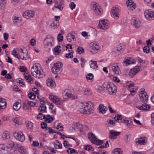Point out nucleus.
I'll list each match as a JSON object with an SVG mask.
<instances>
[{
	"instance_id": "nucleus-46",
	"label": "nucleus",
	"mask_w": 154,
	"mask_h": 154,
	"mask_svg": "<svg viewBox=\"0 0 154 154\" xmlns=\"http://www.w3.org/2000/svg\"><path fill=\"white\" fill-rule=\"evenodd\" d=\"M12 120L13 122L15 123V125H19L20 123V119L18 118H13Z\"/></svg>"
},
{
	"instance_id": "nucleus-9",
	"label": "nucleus",
	"mask_w": 154,
	"mask_h": 154,
	"mask_svg": "<svg viewBox=\"0 0 154 154\" xmlns=\"http://www.w3.org/2000/svg\"><path fill=\"white\" fill-rule=\"evenodd\" d=\"M120 11V9L119 8L116 7H113L112 8L110 12L111 16L115 19H118L119 17Z\"/></svg>"
},
{
	"instance_id": "nucleus-22",
	"label": "nucleus",
	"mask_w": 154,
	"mask_h": 154,
	"mask_svg": "<svg viewBox=\"0 0 154 154\" xmlns=\"http://www.w3.org/2000/svg\"><path fill=\"white\" fill-rule=\"evenodd\" d=\"M65 95L68 97H70L72 99H77L78 96L77 95L72 94L71 91L69 90H67L65 91Z\"/></svg>"
},
{
	"instance_id": "nucleus-19",
	"label": "nucleus",
	"mask_w": 154,
	"mask_h": 154,
	"mask_svg": "<svg viewBox=\"0 0 154 154\" xmlns=\"http://www.w3.org/2000/svg\"><path fill=\"white\" fill-rule=\"evenodd\" d=\"M140 70V66H136L131 69L129 72V75L131 77H133Z\"/></svg>"
},
{
	"instance_id": "nucleus-4",
	"label": "nucleus",
	"mask_w": 154,
	"mask_h": 154,
	"mask_svg": "<svg viewBox=\"0 0 154 154\" xmlns=\"http://www.w3.org/2000/svg\"><path fill=\"white\" fill-rule=\"evenodd\" d=\"M63 64L60 62H58L54 64L51 70L54 74H60L62 71Z\"/></svg>"
},
{
	"instance_id": "nucleus-40",
	"label": "nucleus",
	"mask_w": 154,
	"mask_h": 154,
	"mask_svg": "<svg viewBox=\"0 0 154 154\" xmlns=\"http://www.w3.org/2000/svg\"><path fill=\"white\" fill-rule=\"evenodd\" d=\"M112 154H122L121 151V149L120 148H117L112 150Z\"/></svg>"
},
{
	"instance_id": "nucleus-5",
	"label": "nucleus",
	"mask_w": 154,
	"mask_h": 154,
	"mask_svg": "<svg viewBox=\"0 0 154 154\" xmlns=\"http://www.w3.org/2000/svg\"><path fill=\"white\" fill-rule=\"evenodd\" d=\"M82 106L85 108L86 114H90L93 112L94 106L91 102L83 103Z\"/></svg>"
},
{
	"instance_id": "nucleus-63",
	"label": "nucleus",
	"mask_w": 154,
	"mask_h": 154,
	"mask_svg": "<svg viewBox=\"0 0 154 154\" xmlns=\"http://www.w3.org/2000/svg\"><path fill=\"white\" fill-rule=\"evenodd\" d=\"M130 6V7H128V9L130 10L133 11L136 8V5L134 3L132 4V5Z\"/></svg>"
},
{
	"instance_id": "nucleus-54",
	"label": "nucleus",
	"mask_w": 154,
	"mask_h": 154,
	"mask_svg": "<svg viewBox=\"0 0 154 154\" xmlns=\"http://www.w3.org/2000/svg\"><path fill=\"white\" fill-rule=\"evenodd\" d=\"M45 115H43L42 113H39L37 116L38 119L42 120L45 118Z\"/></svg>"
},
{
	"instance_id": "nucleus-56",
	"label": "nucleus",
	"mask_w": 154,
	"mask_h": 154,
	"mask_svg": "<svg viewBox=\"0 0 154 154\" xmlns=\"http://www.w3.org/2000/svg\"><path fill=\"white\" fill-rule=\"evenodd\" d=\"M11 54L14 55V56L16 58L18 57V51L17 52L16 50H15V49H14L12 52Z\"/></svg>"
},
{
	"instance_id": "nucleus-15",
	"label": "nucleus",
	"mask_w": 154,
	"mask_h": 154,
	"mask_svg": "<svg viewBox=\"0 0 154 154\" xmlns=\"http://www.w3.org/2000/svg\"><path fill=\"white\" fill-rule=\"evenodd\" d=\"M14 136L17 140L20 142H23L25 140V136L22 132H15L14 134Z\"/></svg>"
},
{
	"instance_id": "nucleus-47",
	"label": "nucleus",
	"mask_w": 154,
	"mask_h": 154,
	"mask_svg": "<svg viewBox=\"0 0 154 154\" xmlns=\"http://www.w3.org/2000/svg\"><path fill=\"white\" fill-rule=\"evenodd\" d=\"M28 95L29 98L31 99H34L36 97V95L32 92L29 93Z\"/></svg>"
},
{
	"instance_id": "nucleus-24",
	"label": "nucleus",
	"mask_w": 154,
	"mask_h": 154,
	"mask_svg": "<svg viewBox=\"0 0 154 154\" xmlns=\"http://www.w3.org/2000/svg\"><path fill=\"white\" fill-rule=\"evenodd\" d=\"M66 39L67 41L69 42H73L76 40L75 36L71 33L67 34L66 36Z\"/></svg>"
},
{
	"instance_id": "nucleus-25",
	"label": "nucleus",
	"mask_w": 154,
	"mask_h": 154,
	"mask_svg": "<svg viewBox=\"0 0 154 154\" xmlns=\"http://www.w3.org/2000/svg\"><path fill=\"white\" fill-rule=\"evenodd\" d=\"M137 108L143 110H148L150 108V106L146 103L143 104L141 106H137Z\"/></svg>"
},
{
	"instance_id": "nucleus-32",
	"label": "nucleus",
	"mask_w": 154,
	"mask_h": 154,
	"mask_svg": "<svg viewBox=\"0 0 154 154\" xmlns=\"http://www.w3.org/2000/svg\"><path fill=\"white\" fill-rule=\"evenodd\" d=\"M146 137H141L138 139L137 143L140 145H144L146 143Z\"/></svg>"
},
{
	"instance_id": "nucleus-48",
	"label": "nucleus",
	"mask_w": 154,
	"mask_h": 154,
	"mask_svg": "<svg viewBox=\"0 0 154 154\" xmlns=\"http://www.w3.org/2000/svg\"><path fill=\"white\" fill-rule=\"evenodd\" d=\"M60 46H57L54 49L55 53L57 55H59V53L61 52V50L60 49Z\"/></svg>"
},
{
	"instance_id": "nucleus-11",
	"label": "nucleus",
	"mask_w": 154,
	"mask_h": 154,
	"mask_svg": "<svg viewBox=\"0 0 154 154\" xmlns=\"http://www.w3.org/2000/svg\"><path fill=\"white\" fill-rule=\"evenodd\" d=\"M49 97L50 100L56 104L60 105L63 104L62 100L57 96L50 95Z\"/></svg>"
},
{
	"instance_id": "nucleus-42",
	"label": "nucleus",
	"mask_w": 154,
	"mask_h": 154,
	"mask_svg": "<svg viewBox=\"0 0 154 154\" xmlns=\"http://www.w3.org/2000/svg\"><path fill=\"white\" fill-rule=\"evenodd\" d=\"M67 152L69 153L72 154L74 153V154H78V153L76 150L72 148H69L67 149Z\"/></svg>"
},
{
	"instance_id": "nucleus-41",
	"label": "nucleus",
	"mask_w": 154,
	"mask_h": 154,
	"mask_svg": "<svg viewBox=\"0 0 154 154\" xmlns=\"http://www.w3.org/2000/svg\"><path fill=\"white\" fill-rule=\"evenodd\" d=\"M1 100L2 102L0 104V110L5 108L6 105V100L5 99Z\"/></svg>"
},
{
	"instance_id": "nucleus-34",
	"label": "nucleus",
	"mask_w": 154,
	"mask_h": 154,
	"mask_svg": "<svg viewBox=\"0 0 154 154\" xmlns=\"http://www.w3.org/2000/svg\"><path fill=\"white\" fill-rule=\"evenodd\" d=\"M90 65L91 67L93 69H95L98 67L97 62L95 61L91 60L90 61Z\"/></svg>"
},
{
	"instance_id": "nucleus-50",
	"label": "nucleus",
	"mask_w": 154,
	"mask_h": 154,
	"mask_svg": "<svg viewBox=\"0 0 154 154\" xmlns=\"http://www.w3.org/2000/svg\"><path fill=\"white\" fill-rule=\"evenodd\" d=\"M81 107L80 108L79 110V112L82 113L84 114H86V111L85 108L82 106V105L81 106Z\"/></svg>"
},
{
	"instance_id": "nucleus-10",
	"label": "nucleus",
	"mask_w": 154,
	"mask_h": 154,
	"mask_svg": "<svg viewBox=\"0 0 154 154\" xmlns=\"http://www.w3.org/2000/svg\"><path fill=\"white\" fill-rule=\"evenodd\" d=\"M54 38L52 36L50 35H47L44 41V47H46V46L48 45V42L50 43V45H54Z\"/></svg>"
},
{
	"instance_id": "nucleus-38",
	"label": "nucleus",
	"mask_w": 154,
	"mask_h": 154,
	"mask_svg": "<svg viewBox=\"0 0 154 154\" xmlns=\"http://www.w3.org/2000/svg\"><path fill=\"white\" fill-rule=\"evenodd\" d=\"M54 147L57 149H61L62 144L59 140H57L55 142Z\"/></svg>"
},
{
	"instance_id": "nucleus-44",
	"label": "nucleus",
	"mask_w": 154,
	"mask_h": 154,
	"mask_svg": "<svg viewBox=\"0 0 154 154\" xmlns=\"http://www.w3.org/2000/svg\"><path fill=\"white\" fill-rule=\"evenodd\" d=\"M103 142L102 140H99L96 138V140H95L92 143L96 145H100L102 144Z\"/></svg>"
},
{
	"instance_id": "nucleus-18",
	"label": "nucleus",
	"mask_w": 154,
	"mask_h": 154,
	"mask_svg": "<svg viewBox=\"0 0 154 154\" xmlns=\"http://www.w3.org/2000/svg\"><path fill=\"white\" fill-rule=\"evenodd\" d=\"M131 23L134 27L138 29L140 27V20L135 18H133L131 20Z\"/></svg>"
},
{
	"instance_id": "nucleus-60",
	"label": "nucleus",
	"mask_w": 154,
	"mask_h": 154,
	"mask_svg": "<svg viewBox=\"0 0 154 154\" xmlns=\"http://www.w3.org/2000/svg\"><path fill=\"white\" fill-rule=\"evenodd\" d=\"M124 48V46H122L121 45H118L117 48H116L117 52L118 51L120 52L121 51H122Z\"/></svg>"
},
{
	"instance_id": "nucleus-31",
	"label": "nucleus",
	"mask_w": 154,
	"mask_h": 154,
	"mask_svg": "<svg viewBox=\"0 0 154 154\" xmlns=\"http://www.w3.org/2000/svg\"><path fill=\"white\" fill-rule=\"evenodd\" d=\"M45 122L48 123L51 122L53 120V117L49 115H45Z\"/></svg>"
},
{
	"instance_id": "nucleus-39",
	"label": "nucleus",
	"mask_w": 154,
	"mask_h": 154,
	"mask_svg": "<svg viewBox=\"0 0 154 154\" xmlns=\"http://www.w3.org/2000/svg\"><path fill=\"white\" fill-rule=\"evenodd\" d=\"M13 20L14 22L18 23L21 21V18L19 17L14 15L13 17Z\"/></svg>"
},
{
	"instance_id": "nucleus-29",
	"label": "nucleus",
	"mask_w": 154,
	"mask_h": 154,
	"mask_svg": "<svg viewBox=\"0 0 154 154\" xmlns=\"http://www.w3.org/2000/svg\"><path fill=\"white\" fill-rule=\"evenodd\" d=\"M19 149V152L22 154H29L28 151L25 147L21 146Z\"/></svg>"
},
{
	"instance_id": "nucleus-30",
	"label": "nucleus",
	"mask_w": 154,
	"mask_h": 154,
	"mask_svg": "<svg viewBox=\"0 0 154 154\" xmlns=\"http://www.w3.org/2000/svg\"><path fill=\"white\" fill-rule=\"evenodd\" d=\"M21 106V104L18 102H16L14 104L13 107L14 110L17 111L20 109Z\"/></svg>"
},
{
	"instance_id": "nucleus-62",
	"label": "nucleus",
	"mask_w": 154,
	"mask_h": 154,
	"mask_svg": "<svg viewBox=\"0 0 154 154\" xmlns=\"http://www.w3.org/2000/svg\"><path fill=\"white\" fill-rule=\"evenodd\" d=\"M85 94L87 95H90L91 94V92L89 89H86L84 91Z\"/></svg>"
},
{
	"instance_id": "nucleus-43",
	"label": "nucleus",
	"mask_w": 154,
	"mask_h": 154,
	"mask_svg": "<svg viewBox=\"0 0 154 154\" xmlns=\"http://www.w3.org/2000/svg\"><path fill=\"white\" fill-rule=\"evenodd\" d=\"M22 108L24 110L29 109V105L28 103V101H26L23 103Z\"/></svg>"
},
{
	"instance_id": "nucleus-8",
	"label": "nucleus",
	"mask_w": 154,
	"mask_h": 154,
	"mask_svg": "<svg viewBox=\"0 0 154 154\" xmlns=\"http://www.w3.org/2000/svg\"><path fill=\"white\" fill-rule=\"evenodd\" d=\"M122 116L119 114H117V116L116 115L114 117V119L116 122H119V123L123 122L128 126H131L132 125L133 123L132 121H131L130 122L128 120L125 119H124L123 121H122Z\"/></svg>"
},
{
	"instance_id": "nucleus-14",
	"label": "nucleus",
	"mask_w": 154,
	"mask_h": 154,
	"mask_svg": "<svg viewBox=\"0 0 154 154\" xmlns=\"http://www.w3.org/2000/svg\"><path fill=\"white\" fill-rule=\"evenodd\" d=\"M89 46L90 48L92 50L91 51V52H94V51H98L100 48L99 43L97 42H94L90 43Z\"/></svg>"
},
{
	"instance_id": "nucleus-64",
	"label": "nucleus",
	"mask_w": 154,
	"mask_h": 154,
	"mask_svg": "<svg viewBox=\"0 0 154 154\" xmlns=\"http://www.w3.org/2000/svg\"><path fill=\"white\" fill-rule=\"evenodd\" d=\"M57 39L59 42H61L63 40V36L62 34H59L57 37Z\"/></svg>"
},
{
	"instance_id": "nucleus-2",
	"label": "nucleus",
	"mask_w": 154,
	"mask_h": 154,
	"mask_svg": "<svg viewBox=\"0 0 154 154\" xmlns=\"http://www.w3.org/2000/svg\"><path fill=\"white\" fill-rule=\"evenodd\" d=\"M90 7L96 15L100 16L102 14L103 10L98 3L95 2H92L91 4Z\"/></svg>"
},
{
	"instance_id": "nucleus-21",
	"label": "nucleus",
	"mask_w": 154,
	"mask_h": 154,
	"mask_svg": "<svg viewBox=\"0 0 154 154\" xmlns=\"http://www.w3.org/2000/svg\"><path fill=\"white\" fill-rule=\"evenodd\" d=\"M121 134L120 132H118L112 130L110 131L109 134V137L111 139H114L116 138V137L119 136Z\"/></svg>"
},
{
	"instance_id": "nucleus-61",
	"label": "nucleus",
	"mask_w": 154,
	"mask_h": 154,
	"mask_svg": "<svg viewBox=\"0 0 154 154\" xmlns=\"http://www.w3.org/2000/svg\"><path fill=\"white\" fill-rule=\"evenodd\" d=\"M20 70L22 72H25L27 70V68L24 66H20Z\"/></svg>"
},
{
	"instance_id": "nucleus-36",
	"label": "nucleus",
	"mask_w": 154,
	"mask_h": 154,
	"mask_svg": "<svg viewBox=\"0 0 154 154\" xmlns=\"http://www.w3.org/2000/svg\"><path fill=\"white\" fill-rule=\"evenodd\" d=\"M63 1H61L60 2V5L57 6H55L53 8V10L54 11L55 8H57L61 11L62 10L63 8Z\"/></svg>"
},
{
	"instance_id": "nucleus-26",
	"label": "nucleus",
	"mask_w": 154,
	"mask_h": 154,
	"mask_svg": "<svg viewBox=\"0 0 154 154\" xmlns=\"http://www.w3.org/2000/svg\"><path fill=\"white\" fill-rule=\"evenodd\" d=\"M46 106L45 104L43 103H42L38 108V111L41 112L42 113L46 112Z\"/></svg>"
},
{
	"instance_id": "nucleus-51",
	"label": "nucleus",
	"mask_w": 154,
	"mask_h": 154,
	"mask_svg": "<svg viewBox=\"0 0 154 154\" xmlns=\"http://www.w3.org/2000/svg\"><path fill=\"white\" fill-rule=\"evenodd\" d=\"M77 51L79 54H81L84 52L83 48L80 46H79L77 48Z\"/></svg>"
},
{
	"instance_id": "nucleus-37",
	"label": "nucleus",
	"mask_w": 154,
	"mask_h": 154,
	"mask_svg": "<svg viewBox=\"0 0 154 154\" xmlns=\"http://www.w3.org/2000/svg\"><path fill=\"white\" fill-rule=\"evenodd\" d=\"M88 138L92 143L95 140H96V137L93 133H88Z\"/></svg>"
},
{
	"instance_id": "nucleus-17",
	"label": "nucleus",
	"mask_w": 154,
	"mask_h": 154,
	"mask_svg": "<svg viewBox=\"0 0 154 154\" xmlns=\"http://www.w3.org/2000/svg\"><path fill=\"white\" fill-rule=\"evenodd\" d=\"M14 152V150L11 148H1L0 151V154H12Z\"/></svg>"
},
{
	"instance_id": "nucleus-6",
	"label": "nucleus",
	"mask_w": 154,
	"mask_h": 154,
	"mask_svg": "<svg viewBox=\"0 0 154 154\" xmlns=\"http://www.w3.org/2000/svg\"><path fill=\"white\" fill-rule=\"evenodd\" d=\"M98 27L102 29H107L109 27V22L105 19L100 20L99 21Z\"/></svg>"
},
{
	"instance_id": "nucleus-45",
	"label": "nucleus",
	"mask_w": 154,
	"mask_h": 154,
	"mask_svg": "<svg viewBox=\"0 0 154 154\" xmlns=\"http://www.w3.org/2000/svg\"><path fill=\"white\" fill-rule=\"evenodd\" d=\"M14 146V142L11 141H9L8 142V145L6 147L8 148L13 149Z\"/></svg>"
},
{
	"instance_id": "nucleus-23",
	"label": "nucleus",
	"mask_w": 154,
	"mask_h": 154,
	"mask_svg": "<svg viewBox=\"0 0 154 154\" xmlns=\"http://www.w3.org/2000/svg\"><path fill=\"white\" fill-rule=\"evenodd\" d=\"M46 81L47 85L48 86L52 88L55 87L56 86L55 83L52 78H48Z\"/></svg>"
},
{
	"instance_id": "nucleus-7",
	"label": "nucleus",
	"mask_w": 154,
	"mask_h": 154,
	"mask_svg": "<svg viewBox=\"0 0 154 154\" xmlns=\"http://www.w3.org/2000/svg\"><path fill=\"white\" fill-rule=\"evenodd\" d=\"M139 96L141 101L143 102H146L148 100V96L143 88H141L139 93Z\"/></svg>"
},
{
	"instance_id": "nucleus-33",
	"label": "nucleus",
	"mask_w": 154,
	"mask_h": 154,
	"mask_svg": "<svg viewBox=\"0 0 154 154\" xmlns=\"http://www.w3.org/2000/svg\"><path fill=\"white\" fill-rule=\"evenodd\" d=\"M2 138L3 139H8L10 138V134L7 131L4 132L2 134Z\"/></svg>"
},
{
	"instance_id": "nucleus-53",
	"label": "nucleus",
	"mask_w": 154,
	"mask_h": 154,
	"mask_svg": "<svg viewBox=\"0 0 154 154\" xmlns=\"http://www.w3.org/2000/svg\"><path fill=\"white\" fill-rule=\"evenodd\" d=\"M133 2L131 0H128L126 2V5L127 7H130V6H131L132 4H134Z\"/></svg>"
},
{
	"instance_id": "nucleus-28",
	"label": "nucleus",
	"mask_w": 154,
	"mask_h": 154,
	"mask_svg": "<svg viewBox=\"0 0 154 154\" xmlns=\"http://www.w3.org/2000/svg\"><path fill=\"white\" fill-rule=\"evenodd\" d=\"M123 62L126 64V66H127L129 64H135L136 63V61L134 60L127 59L124 60Z\"/></svg>"
},
{
	"instance_id": "nucleus-27",
	"label": "nucleus",
	"mask_w": 154,
	"mask_h": 154,
	"mask_svg": "<svg viewBox=\"0 0 154 154\" xmlns=\"http://www.w3.org/2000/svg\"><path fill=\"white\" fill-rule=\"evenodd\" d=\"M24 74L25 78L27 82L30 84L32 83L33 82V79L31 76L28 73H25Z\"/></svg>"
},
{
	"instance_id": "nucleus-58",
	"label": "nucleus",
	"mask_w": 154,
	"mask_h": 154,
	"mask_svg": "<svg viewBox=\"0 0 154 154\" xmlns=\"http://www.w3.org/2000/svg\"><path fill=\"white\" fill-rule=\"evenodd\" d=\"M143 51L144 52L147 53L149 51V46H146L143 48Z\"/></svg>"
},
{
	"instance_id": "nucleus-59",
	"label": "nucleus",
	"mask_w": 154,
	"mask_h": 154,
	"mask_svg": "<svg viewBox=\"0 0 154 154\" xmlns=\"http://www.w3.org/2000/svg\"><path fill=\"white\" fill-rule=\"evenodd\" d=\"M81 34L82 36L84 37L85 39L88 38V33L87 32L84 31L82 32Z\"/></svg>"
},
{
	"instance_id": "nucleus-57",
	"label": "nucleus",
	"mask_w": 154,
	"mask_h": 154,
	"mask_svg": "<svg viewBox=\"0 0 154 154\" xmlns=\"http://www.w3.org/2000/svg\"><path fill=\"white\" fill-rule=\"evenodd\" d=\"M63 144L64 146L66 148L68 147V146L71 147L72 146V145L69 144L68 142L66 140L64 141Z\"/></svg>"
},
{
	"instance_id": "nucleus-12",
	"label": "nucleus",
	"mask_w": 154,
	"mask_h": 154,
	"mask_svg": "<svg viewBox=\"0 0 154 154\" xmlns=\"http://www.w3.org/2000/svg\"><path fill=\"white\" fill-rule=\"evenodd\" d=\"M144 14L147 20H154V11L150 9L146 10L145 11Z\"/></svg>"
},
{
	"instance_id": "nucleus-49",
	"label": "nucleus",
	"mask_w": 154,
	"mask_h": 154,
	"mask_svg": "<svg viewBox=\"0 0 154 154\" xmlns=\"http://www.w3.org/2000/svg\"><path fill=\"white\" fill-rule=\"evenodd\" d=\"M33 126V124L30 122H28L26 124V127L28 129H32Z\"/></svg>"
},
{
	"instance_id": "nucleus-20",
	"label": "nucleus",
	"mask_w": 154,
	"mask_h": 154,
	"mask_svg": "<svg viewBox=\"0 0 154 154\" xmlns=\"http://www.w3.org/2000/svg\"><path fill=\"white\" fill-rule=\"evenodd\" d=\"M34 14V12L33 11L27 10L24 12L23 14V16L26 18H30L33 17Z\"/></svg>"
},
{
	"instance_id": "nucleus-1",
	"label": "nucleus",
	"mask_w": 154,
	"mask_h": 154,
	"mask_svg": "<svg viewBox=\"0 0 154 154\" xmlns=\"http://www.w3.org/2000/svg\"><path fill=\"white\" fill-rule=\"evenodd\" d=\"M104 88L107 90L109 94L110 95H114L117 92V87L112 83L106 82L105 83L103 87L100 86H98V89L100 90H102L104 89Z\"/></svg>"
},
{
	"instance_id": "nucleus-16",
	"label": "nucleus",
	"mask_w": 154,
	"mask_h": 154,
	"mask_svg": "<svg viewBox=\"0 0 154 154\" xmlns=\"http://www.w3.org/2000/svg\"><path fill=\"white\" fill-rule=\"evenodd\" d=\"M112 68L113 73L116 75L121 74V71L117 63L113 64L112 66Z\"/></svg>"
},
{
	"instance_id": "nucleus-13",
	"label": "nucleus",
	"mask_w": 154,
	"mask_h": 154,
	"mask_svg": "<svg viewBox=\"0 0 154 154\" xmlns=\"http://www.w3.org/2000/svg\"><path fill=\"white\" fill-rule=\"evenodd\" d=\"M17 50L18 53L17 58L19 60H26L28 57L27 53L24 52L22 49H18Z\"/></svg>"
},
{
	"instance_id": "nucleus-55",
	"label": "nucleus",
	"mask_w": 154,
	"mask_h": 154,
	"mask_svg": "<svg viewBox=\"0 0 154 154\" xmlns=\"http://www.w3.org/2000/svg\"><path fill=\"white\" fill-rule=\"evenodd\" d=\"M93 75L92 73H89L86 75L87 80H91L93 78Z\"/></svg>"
},
{
	"instance_id": "nucleus-3",
	"label": "nucleus",
	"mask_w": 154,
	"mask_h": 154,
	"mask_svg": "<svg viewBox=\"0 0 154 154\" xmlns=\"http://www.w3.org/2000/svg\"><path fill=\"white\" fill-rule=\"evenodd\" d=\"M41 67L39 64H34L32 67L31 71L32 74L34 77L39 78L41 72Z\"/></svg>"
},
{
	"instance_id": "nucleus-35",
	"label": "nucleus",
	"mask_w": 154,
	"mask_h": 154,
	"mask_svg": "<svg viewBox=\"0 0 154 154\" xmlns=\"http://www.w3.org/2000/svg\"><path fill=\"white\" fill-rule=\"evenodd\" d=\"M99 107L100 112L102 113H105L107 109V107L102 104L100 105Z\"/></svg>"
},
{
	"instance_id": "nucleus-52",
	"label": "nucleus",
	"mask_w": 154,
	"mask_h": 154,
	"mask_svg": "<svg viewBox=\"0 0 154 154\" xmlns=\"http://www.w3.org/2000/svg\"><path fill=\"white\" fill-rule=\"evenodd\" d=\"M72 54L73 52H70L69 53L66 54L65 57L67 58H72L73 57Z\"/></svg>"
}]
</instances>
